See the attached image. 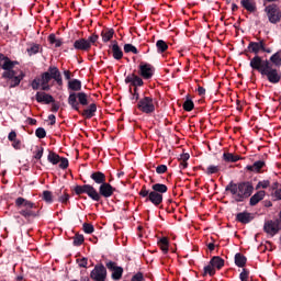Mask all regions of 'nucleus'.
<instances>
[{
  "instance_id": "obj_15",
  "label": "nucleus",
  "mask_w": 281,
  "mask_h": 281,
  "mask_svg": "<svg viewBox=\"0 0 281 281\" xmlns=\"http://www.w3.org/2000/svg\"><path fill=\"white\" fill-rule=\"evenodd\" d=\"M117 192V189H115L111 183L109 182H103L99 187V201H101L102 196L104 199H111L113 196V193Z\"/></svg>"
},
{
  "instance_id": "obj_44",
  "label": "nucleus",
  "mask_w": 281,
  "mask_h": 281,
  "mask_svg": "<svg viewBox=\"0 0 281 281\" xmlns=\"http://www.w3.org/2000/svg\"><path fill=\"white\" fill-rule=\"evenodd\" d=\"M260 188H262V190H267V188H271V180L259 181L256 186V190H260Z\"/></svg>"
},
{
  "instance_id": "obj_10",
  "label": "nucleus",
  "mask_w": 281,
  "mask_h": 281,
  "mask_svg": "<svg viewBox=\"0 0 281 281\" xmlns=\"http://www.w3.org/2000/svg\"><path fill=\"white\" fill-rule=\"evenodd\" d=\"M265 12H266L268 21L270 23H272L273 25L280 23L281 11H280V7H278V4L271 3L269 5H266Z\"/></svg>"
},
{
  "instance_id": "obj_42",
  "label": "nucleus",
  "mask_w": 281,
  "mask_h": 281,
  "mask_svg": "<svg viewBox=\"0 0 281 281\" xmlns=\"http://www.w3.org/2000/svg\"><path fill=\"white\" fill-rule=\"evenodd\" d=\"M42 199L46 203H54V195L52 194V191H43Z\"/></svg>"
},
{
  "instance_id": "obj_46",
  "label": "nucleus",
  "mask_w": 281,
  "mask_h": 281,
  "mask_svg": "<svg viewBox=\"0 0 281 281\" xmlns=\"http://www.w3.org/2000/svg\"><path fill=\"white\" fill-rule=\"evenodd\" d=\"M41 49V45L34 44L30 48L26 49L29 56H34V54H38Z\"/></svg>"
},
{
  "instance_id": "obj_40",
  "label": "nucleus",
  "mask_w": 281,
  "mask_h": 281,
  "mask_svg": "<svg viewBox=\"0 0 281 281\" xmlns=\"http://www.w3.org/2000/svg\"><path fill=\"white\" fill-rule=\"evenodd\" d=\"M182 109L187 112H190L194 109V101H192V99H190L189 97H187V100L184 101V103L182 104Z\"/></svg>"
},
{
  "instance_id": "obj_50",
  "label": "nucleus",
  "mask_w": 281,
  "mask_h": 281,
  "mask_svg": "<svg viewBox=\"0 0 281 281\" xmlns=\"http://www.w3.org/2000/svg\"><path fill=\"white\" fill-rule=\"evenodd\" d=\"M99 38H100V36L98 34H95V33H93L92 35H90L88 37L87 41H88V43H90V48H91L92 45H95V43H98Z\"/></svg>"
},
{
  "instance_id": "obj_20",
  "label": "nucleus",
  "mask_w": 281,
  "mask_h": 281,
  "mask_svg": "<svg viewBox=\"0 0 281 281\" xmlns=\"http://www.w3.org/2000/svg\"><path fill=\"white\" fill-rule=\"evenodd\" d=\"M36 102L45 103V104H52L53 102H56L54 97L52 94H47L45 92H36L35 94Z\"/></svg>"
},
{
  "instance_id": "obj_37",
  "label": "nucleus",
  "mask_w": 281,
  "mask_h": 281,
  "mask_svg": "<svg viewBox=\"0 0 281 281\" xmlns=\"http://www.w3.org/2000/svg\"><path fill=\"white\" fill-rule=\"evenodd\" d=\"M48 43H50V45H55V47L63 46V40L56 38V34H54V33L48 35Z\"/></svg>"
},
{
  "instance_id": "obj_28",
  "label": "nucleus",
  "mask_w": 281,
  "mask_h": 281,
  "mask_svg": "<svg viewBox=\"0 0 281 281\" xmlns=\"http://www.w3.org/2000/svg\"><path fill=\"white\" fill-rule=\"evenodd\" d=\"M153 192H156V194H166L168 192V186L164 183H155L151 186Z\"/></svg>"
},
{
  "instance_id": "obj_22",
  "label": "nucleus",
  "mask_w": 281,
  "mask_h": 281,
  "mask_svg": "<svg viewBox=\"0 0 281 281\" xmlns=\"http://www.w3.org/2000/svg\"><path fill=\"white\" fill-rule=\"evenodd\" d=\"M90 179H92V181H94L97 186H102L103 183L106 182V175H104V172L102 171H93L90 175Z\"/></svg>"
},
{
  "instance_id": "obj_26",
  "label": "nucleus",
  "mask_w": 281,
  "mask_h": 281,
  "mask_svg": "<svg viewBox=\"0 0 281 281\" xmlns=\"http://www.w3.org/2000/svg\"><path fill=\"white\" fill-rule=\"evenodd\" d=\"M210 263L213 266V268H215L218 271H221V269H223L225 267V259H223V258H221L218 256H214L210 260Z\"/></svg>"
},
{
  "instance_id": "obj_17",
  "label": "nucleus",
  "mask_w": 281,
  "mask_h": 281,
  "mask_svg": "<svg viewBox=\"0 0 281 281\" xmlns=\"http://www.w3.org/2000/svg\"><path fill=\"white\" fill-rule=\"evenodd\" d=\"M125 85H130V87L137 89V87H144V79L133 72L125 78Z\"/></svg>"
},
{
  "instance_id": "obj_38",
  "label": "nucleus",
  "mask_w": 281,
  "mask_h": 281,
  "mask_svg": "<svg viewBox=\"0 0 281 281\" xmlns=\"http://www.w3.org/2000/svg\"><path fill=\"white\" fill-rule=\"evenodd\" d=\"M158 245L164 254H168V247L170 245V243L168 241V237H161L158 241Z\"/></svg>"
},
{
  "instance_id": "obj_52",
  "label": "nucleus",
  "mask_w": 281,
  "mask_h": 281,
  "mask_svg": "<svg viewBox=\"0 0 281 281\" xmlns=\"http://www.w3.org/2000/svg\"><path fill=\"white\" fill-rule=\"evenodd\" d=\"M44 150H45V148L36 146L34 159H37V160L42 159Z\"/></svg>"
},
{
  "instance_id": "obj_60",
  "label": "nucleus",
  "mask_w": 281,
  "mask_h": 281,
  "mask_svg": "<svg viewBox=\"0 0 281 281\" xmlns=\"http://www.w3.org/2000/svg\"><path fill=\"white\" fill-rule=\"evenodd\" d=\"M9 142H14L16 139V132L12 131L8 136Z\"/></svg>"
},
{
  "instance_id": "obj_55",
  "label": "nucleus",
  "mask_w": 281,
  "mask_h": 281,
  "mask_svg": "<svg viewBox=\"0 0 281 281\" xmlns=\"http://www.w3.org/2000/svg\"><path fill=\"white\" fill-rule=\"evenodd\" d=\"M77 262L79 265V267L87 269V265H88V259L87 258H81V259H77Z\"/></svg>"
},
{
  "instance_id": "obj_23",
  "label": "nucleus",
  "mask_w": 281,
  "mask_h": 281,
  "mask_svg": "<svg viewBox=\"0 0 281 281\" xmlns=\"http://www.w3.org/2000/svg\"><path fill=\"white\" fill-rule=\"evenodd\" d=\"M267 196V192L265 190H260L256 192L249 200V206L255 207L257 203H260Z\"/></svg>"
},
{
  "instance_id": "obj_8",
  "label": "nucleus",
  "mask_w": 281,
  "mask_h": 281,
  "mask_svg": "<svg viewBox=\"0 0 281 281\" xmlns=\"http://www.w3.org/2000/svg\"><path fill=\"white\" fill-rule=\"evenodd\" d=\"M75 194L80 196V194H87L92 201L100 202V194H98V190L91 184L76 186Z\"/></svg>"
},
{
  "instance_id": "obj_54",
  "label": "nucleus",
  "mask_w": 281,
  "mask_h": 281,
  "mask_svg": "<svg viewBox=\"0 0 281 281\" xmlns=\"http://www.w3.org/2000/svg\"><path fill=\"white\" fill-rule=\"evenodd\" d=\"M271 196L274 199V201H281V189L271 192Z\"/></svg>"
},
{
  "instance_id": "obj_51",
  "label": "nucleus",
  "mask_w": 281,
  "mask_h": 281,
  "mask_svg": "<svg viewBox=\"0 0 281 281\" xmlns=\"http://www.w3.org/2000/svg\"><path fill=\"white\" fill-rule=\"evenodd\" d=\"M31 87H32L33 91H38V89H41V78H35L32 81Z\"/></svg>"
},
{
  "instance_id": "obj_3",
  "label": "nucleus",
  "mask_w": 281,
  "mask_h": 281,
  "mask_svg": "<svg viewBox=\"0 0 281 281\" xmlns=\"http://www.w3.org/2000/svg\"><path fill=\"white\" fill-rule=\"evenodd\" d=\"M225 191L231 192L232 199H234L236 203H244V201H247V199L254 194V183L250 181H241L237 183L231 181L226 186Z\"/></svg>"
},
{
  "instance_id": "obj_18",
  "label": "nucleus",
  "mask_w": 281,
  "mask_h": 281,
  "mask_svg": "<svg viewBox=\"0 0 281 281\" xmlns=\"http://www.w3.org/2000/svg\"><path fill=\"white\" fill-rule=\"evenodd\" d=\"M74 49L77 52H89L91 49V44L87 38H79L74 42Z\"/></svg>"
},
{
  "instance_id": "obj_13",
  "label": "nucleus",
  "mask_w": 281,
  "mask_h": 281,
  "mask_svg": "<svg viewBox=\"0 0 281 281\" xmlns=\"http://www.w3.org/2000/svg\"><path fill=\"white\" fill-rule=\"evenodd\" d=\"M105 267L108 270L112 271V280H122V276H124V268L117 266V262L106 260Z\"/></svg>"
},
{
  "instance_id": "obj_21",
  "label": "nucleus",
  "mask_w": 281,
  "mask_h": 281,
  "mask_svg": "<svg viewBox=\"0 0 281 281\" xmlns=\"http://www.w3.org/2000/svg\"><path fill=\"white\" fill-rule=\"evenodd\" d=\"M110 47L112 49V56L114 60H122V58H124V52H122V48L120 47V44H117V41H113Z\"/></svg>"
},
{
  "instance_id": "obj_5",
  "label": "nucleus",
  "mask_w": 281,
  "mask_h": 281,
  "mask_svg": "<svg viewBox=\"0 0 281 281\" xmlns=\"http://www.w3.org/2000/svg\"><path fill=\"white\" fill-rule=\"evenodd\" d=\"M15 207L25 221H30V218H38V216H41V211H38L36 203L25 198L19 196L15 200Z\"/></svg>"
},
{
  "instance_id": "obj_6",
  "label": "nucleus",
  "mask_w": 281,
  "mask_h": 281,
  "mask_svg": "<svg viewBox=\"0 0 281 281\" xmlns=\"http://www.w3.org/2000/svg\"><path fill=\"white\" fill-rule=\"evenodd\" d=\"M139 196H142L143 199H146V203H148V201L150 203H153V205H155L156 207H158V205H161L164 203V194L161 193H157L155 191H150L146 188V184H144L140 189V191L138 192Z\"/></svg>"
},
{
  "instance_id": "obj_36",
  "label": "nucleus",
  "mask_w": 281,
  "mask_h": 281,
  "mask_svg": "<svg viewBox=\"0 0 281 281\" xmlns=\"http://www.w3.org/2000/svg\"><path fill=\"white\" fill-rule=\"evenodd\" d=\"M156 47L158 54H164L165 52H168V43H166V41L164 40H158L156 42Z\"/></svg>"
},
{
  "instance_id": "obj_30",
  "label": "nucleus",
  "mask_w": 281,
  "mask_h": 281,
  "mask_svg": "<svg viewBox=\"0 0 281 281\" xmlns=\"http://www.w3.org/2000/svg\"><path fill=\"white\" fill-rule=\"evenodd\" d=\"M269 63H271L272 66L274 65V67H281V49L270 57Z\"/></svg>"
},
{
  "instance_id": "obj_19",
  "label": "nucleus",
  "mask_w": 281,
  "mask_h": 281,
  "mask_svg": "<svg viewBox=\"0 0 281 281\" xmlns=\"http://www.w3.org/2000/svg\"><path fill=\"white\" fill-rule=\"evenodd\" d=\"M236 221L237 223H241L243 225H248V223H251V221H254V214L247 211L237 213Z\"/></svg>"
},
{
  "instance_id": "obj_56",
  "label": "nucleus",
  "mask_w": 281,
  "mask_h": 281,
  "mask_svg": "<svg viewBox=\"0 0 281 281\" xmlns=\"http://www.w3.org/2000/svg\"><path fill=\"white\" fill-rule=\"evenodd\" d=\"M131 281H144V273L142 272H137L136 274H134L132 277V280Z\"/></svg>"
},
{
  "instance_id": "obj_41",
  "label": "nucleus",
  "mask_w": 281,
  "mask_h": 281,
  "mask_svg": "<svg viewBox=\"0 0 281 281\" xmlns=\"http://www.w3.org/2000/svg\"><path fill=\"white\" fill-rule=\"evenodd\" d=\"M128 91H130V93H131V95H132V98H131V100L132 101H134V102H137V101H139V89H137V88H132L131 86L128 87Z\"/></svg>"
},
{
  "instance_id": "obj_4",
  "label": "nucleus",
  "mask_w": 281,
  "mask_h": 281,
  "mask_svg": "<svg viewBox=\"0 0 281 281\" xmlns=\"http://www.w3.org/2000/svg\"><path fill=\"white\" fill-rule=\"evenodd\" d=\"M2 58V65L1 69H3L2 78L4 80H10V89H14V87H19L21 85V80L25 78V72L23 70H20V74L18 75L16 70H14V66L19 65V61H13L8 56H1Z\"/></svg>"
},
{
  "instance_id": "obj_7",
  "label": "nucleus",
  "mask_w": 281,
  "mask_h": 281,
  "mask_svg": "<svg viewBox=\"0 0 281 281\" xmlns=\"http://www.w3.org/2000/svg\"><path fill=\"white\" fill-rule=\"evenodd\" d=\"M42 77L44 85H49L52 80H55L58 87H63V75L56 66H50L48 71L42 74Z\"/></svg>"
},
{
  "instance_id": "obj_53",
  "label": "nucleus",
  "mask_w": 281,
  "mask_h": 281,
  "mask_svg": "<svg viewBox=\"0 0 281 281\" xmlns=\"http://www.w3.org/2000/svg\"><path fill=\"white\" fill-rule=\"evenodd\" d=\"M156 172H157V175H164V173L168 172V166H166V165H159V166L156 168Z\"/></svg>"
},
{
  "instance_id": "obj_2",
  "label": "nucleus",
  "mask_w": 281,
  "mask_h": 281,
  "mask_svg": "<svg viewBox=\"0 0 281 281\" xmlns=\"http://www.w3.org/2000/svg\"><path fill=\"white\" fill-rule=\"evenodd\" d=\"M250 67L255 71L266 76L271 85H278L281 80V72L277 68H273V65L269 59H262V57H252L250 59Z\"/></svg>"
},
{
  "instance_id": "obj_59",
  "label": "nucleus",
  "mask_w": 281,
  "mask_h": 281,
  "mask_svg": "<svg viewBox=\"0 0 281 281\" xmlns=\"http://www.w3.org/2000/svg\"><path fill=\"white\" fill-rule=\"evenodd\" d=\"M42 91H49V83L43 82V76H41Z\"/></svg>"
},
{
  "instance_id": "obj_64",
  "label": "nucleus",
  "mask_w": 281,
  "mask_h": 281,
  "mask_svg": "<svg viewBox=\"0 0 281 281\" xmlns=\"http://www.w3.org/2000/svg\"><path fill=\"white\" fill-rule=\"evenodd\" d=\"M190 159V154L180 155V161H188Z\"/></svg>"
},
{
  "instance_id": "obj_61",
  "label": "nucleus",
  "mask_w": 281,
  "mask_h": 281,
  "mask_svg": "<svg viewBox=\"0 0 281 281\" xmlns=\"http://www.w3.org/2000/svg\"><path fill=\"white\" fill-rule=\"evenodd\" d=\"M198 95H200L201 98H203V95H205V88L199 86V87H198Z\"/></svg>"
},
{
  "instance_id": "obj_63",
  "label": "nucleus",
  "mask_w": 281,
  "mask_h": 281,
  "mask_svg": "<svg viewBox=\"0 0 281 281\" xmlns=\"http://www.w3.org/2000/svg\"><path fill=\"white\" fill-rule=\"evenodd\" d=\"M48 120L50 122V126H54V124H56V115L54 114L48 115Z\"/></svg>"
},
{
  "instance_id": "obj_48",
  "label": "nucleus",
  "mask_w": 281,
  "mask_h": 281,
  "mask_svg": "<svg viewBox=\"0 0 281 281\" xmlns=\"http://www.w3.org/2000/svg\"><path fill=\"white\" fill-rule=\"evenodd\" d=\"M82 227H83L85 234H93V232H95V228L93 227L92 224L85 223V224L82 225Z\"/></svg>"
},
{
  "instance_id": "obj_11",
  "label": "nucleus",
  "mask_w": 281,
  "mask_h": 281,
  "mask_svg": "<svg viewBox=\"0 0 281 281\" xmlns=\"http://www.w3.org/2000/svg\"><path fill=\"white\" fill-rule=\"evenodd\" d=\"M259 42H249L247 48L243 52L245 56H249V54H255L254 58H260L259 54L265 48V40L258 38Z\"/></svg>"
},
{
  "instance_id": "obj_29",
  "label": "nucleus",
  "mask_w": 281,
  "mask_h": 281,
  "mask_svg": "<svg viewBox=\"0 0 281 281\" xmlns=\"http://www.w3.org/2000/svg\"><path fill=\"white\" fill-rule=\"evenodd\" d=\"M223 159L226 161V164H236V161H240V156L232 153H224Z\"/></svg>"
},
{
  "instance_id": "obj_12",
  "label": "nucleus",
  "mask_w": 281,
  "mask_h": 281,
  "mask_svg": "<svg viewBox=\"0 0 281 281\" xmlns=\"http://www.w3.org/2000/svg\"><path fill=\"white\" fill-rule=\"evenodd\" d=\"M106 267L102 263L95 265L93 270L90 272V278L93 281H106Z\"/></svg>"
},
{
  "instance_id": "obj_1",
  "label": "nucleus",
  "mask_w": 281,
  "mask_h": 281,
  "mask_svg": "<svg viewBox=\"0 0 281 281\" xmlns=\"http://www.w3.org/2000/svg\"><path fill=\"white\" fill-rule=\"evenodd\" d=\"M68 104L74 111H77L80 115H82V117H86V120H91V117H95L98 105L95 103H91L89 105V94H87L86 92H69ZM80 106L88 108L83 111H80Z\"/></svg>"
},
{
  "instance_id": "obj_9",
  "label": "nucleus",
  "mask_w": 281,
  "mask_h": 281,
  "mask_svg": "<svg viewBox=\"0 0 281 281\" xmlns=\"http://www.w3.org/2000/svg\"><path fill=\"white\" fill-rule=\"evenodd\" d=\"M137 109L146 115H151L155 112V99L153 97H143L138 100Z\"/></svg>"
},
{
  "instance_id": "obj_31",
  "label": "nucleus",
  "mask_w": 281,
  "mask_h": 281,
  "mask_svg": "<svg viewBox=\"0 0 281 281\" xmlns=\"http://www.w3.org/2000/svg\"><path fill=\"white\" fill-rule=\"evenodd\" d=\"M57 194H61L58 196V201L59 203H63V205H67V203H69V199L71 198L69 195V193H67V189H60L59 192Z\"/></svg>"
},
{
  "instance_id": "obj_35",
  "label": "nucleus",
  "mask_w": 281,
  "mask_h": 281,
  "mask_svg": "<svg viewBox=\"0 0 281 281\" xmlns=\"http://www.w3.org/2000/svg\"><path fill=\"white\" fill-rule=\"evenodd\" d=\"M202 276L203 278H205V276H210L211 278L216 276V269L211 262L204 267Z\"/></svg>"
},
{
  "instance_id": "obj_24",
  "label": "nucleus",
  "mask_w": 281,
  "mask_h": 281,
  "mask_svg": "<svg viewBox=\"0 0 281 281\" xmlns=\"http://www.w3.org/2000/svg\"><path fill=\"white\" fill-rule=\"evenodd\" d=\"M267 164L265 162V160H258V161H255L252 165H248L246 167V170H248L249 172L260 173L262 172V168H265Z\"/></svg>"
},
{
  "instance_id": "obj_58",
  "label": "nucleus",
  "mask_w": 281,
  "mask_h": 281,
  "mask_svg": "<svg viewBox=\"0 0 281 281\" xmlns=\"http://www.w3.org/2000/svg\"><path fill=\"white\" fill-rule=\"evenodd\" d=\"M60 109V104L59 103H55V102H53L52 103V109H50V111L53 112V113H58V110Z\"/></svg>"
},
{
  "instance_id": "obj_25",
  "label": "nucleus",
  "mask_w": 281,
  "mask_h": 281,
  "mask_svg": "<svg viewBox=\"0 0 281 281\" xmlns=\"http://www.w3.org/2000/svg\"><path fill=\"white\" fill-rule=\"evenodd\" d=\"M68 89L70 93H76V91H82V81L80 79H71L68 81Z\"/></svg>"
},
{
  "instance_id": "obj_34",
  "label": "nucleus",
  "mask_w": 281,
  "mask_h": 281,
  "mask_svg": "<svg viewBox=\"0 0 281 281\" xmlns=\"http://www.w3.org/2000/svg\"><path fill=\"white\" fill-rule=\"evenodd\" d=\"M47 159H48L49 164H53V166L60 164V156L58 154H56L55 151L49 150Z\"/></svg>"
},
{
  "instance_id": "obj_49",
  "label": "nucleus",
  "mask_w": 281,
  "mask_h": 281,
  "mask_svg": "<svg viewBox=\"0 0 281 281\" xmlns=\"http://www.w3.org/2000/svg\"><path fill=\"white\" fill-rule=\"evenodd\" d=\"M59 168L61 170H67V168H69V159L67 158H60L59 159Z\"/></svg>"
},
{
  "instance_id": "obj_14",
  "label": "nucleus",
  "mask_w": 281,
  "mask_h": 281,
  "mask_svg": "<svg viewBox=\"0 0 281 281\" xmlns=\"http://www.w3.org/2000/svg\"><path fill=\"white\" fill-rule=\"evenodd\" d=\"M281 231V220H270L265 223L263 225V232L266 234H269V236H276Z\"/></svg>"
},
{
  "instance_id": "obj_39",
  "label": "nucleus",
  "mask_w": 281,
  "mask_h": 281,
  "mask_svg": "<svg viewBox=\"0 0 281 281\" xmlns=\"http://www.w3.org/2000/svg\"><path fill=\"white\" fill-rule=\"evenodd\" d=\"M202 170L205 172V175H217V172H221V167L220 166H215V165H211L209 166L206 169L202 168Z\"/></svg>"
},
{
  "instance_id": "obj_47",
  "label": "nucleus",
  "mask_w": 281,
  "mask_h": 281,
  "mask_svg": "<svg viewBox=\"0 0 281 281\" xmlns=\"http://www.w3.org/2000/svg\"><path fill=\"white\" fill-rule=\"evenodd\" d=\"M35 135L38 139H45V137H47V132L45 131V128L43 127H38L35 131Z\"/></svg>"
},
{
  "instance_id": "obj_45",
  "label": "nucleus",
  "mask_w": 281,
  "mask_h": 281,
  "mask_svg": "<svg viewBox=\"0 0 281 281\" xmlns=\"http://www.w3.org/2000/svg\"><path fill=\"white\" fill-rule=\"evenodd\" d=\"M85 243V236L83 235H75L72 245L75 247H80Z\"/></svg>"
},
{
  "instance_id": "obj_32",
  "label": "nucleus",
  "mask_w": 281,
  "mask_h": 281,
  "mask_svg": "<svg viewBox=\"0 0 281 281\" xmlns=\"http://www.w3.org/2000/svg\"><path fill=\"white\" fill-rule=\"evenodd\" d=\"M235 265H236V267H239V268L245 267V265H247V257H245L240 252H237L235 255Z\"/></svg>"
},
{
  "instance_id": "obj_27",
  "label": "nucleus",
  "mask_w": 281,
  "mask_h": 281,
  "mask_svg": "<svg viewBox=\"0 0 281 281\" xmlns=\"http://www.w3.org/2000/svg\"><path fill=\"white\" fill-rule=\"evenodd\" d=\"M115 36V30L113 29H104L101 31V38L103 43H109Z\"/></svg>"
},
{
  "instance_id": "obj_57",
  "label": "nucleus",
  "mask_w": 281,
  "mask_h": 281,
  "mask_svg": "<svg viewBox=\"0 0 281 281\" xmlns=\"http://www.w3.org/2000/svg\"><path fill=\"white\" fill-rule=\"evenodd\" d=\"M12 142V146L13 148H15V150H21V140L16 139L15 140H11Z\"/></svg>"
},
{
  "instance_id": "obj_43",
  "label": "nucleus",
  "mask_w": 281,
  "mask_h": 281,
  "mask_svg": "<svg viewBox=\"0 0 281 281\" xmlns=\"http://www.w3.org/2000/svg\"><path fill=\"white\" fill-rule=\"evenodd\" d=\"M123 49L125 54H139V50L133 44H125Z\"/></svg>"
},
{
  "instance_id": "obj_33",
  "label": "nucleus",
  "mask_w": 281,
  "mask_h": 281,
  "mask_svg": "<svg viewBox=\"0 0 281 281\" xmlns=\"http://www.w3.org/2000/svg\"><path fill=\"white\" fill-rule=\"evenodd\" d=\"M241 7H244L247 12H255L256 11V3L251 0H240Z\"/></svg>"
},
{
  "instance_id": "obj_62",
  "label": "nucleus",
  "mask_w": 281,
  "mask_h": 281,
  "mask_svg": "<svg viewBox=\"0 0 281 281\" xmlns=\"http://www.w3.org/2000/svg\"><path fill=\"white\" fill-rule=\"evenodd\" d=\"M278 188H280V183L278 181H274L270 187V190H272V192H276V190H279Z\"/></svg>"
},
{
  "instance_id": "obj_16",
  "label": "nucleus",
  "mask_w": 281,
  "mask_h": 281,
  "mask_svg": "<svg viewBox=\"0 0 281 281\" xmlns=\"http://www.w3.org/2000/svg\"><path fill=\"white\" fill-rule=\"evenodd\" d=\"M139 69V76L144 78V80H150L153 76H155V67L148 63L142 61L140 65L138 66Z\"/></svg>"
}]
</instances>
